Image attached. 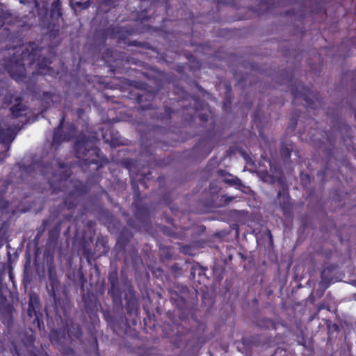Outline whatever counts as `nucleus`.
<instances>
[{"instance_id": "obj_1", "label": "nucleus", "mask_w": 356, "mask_h": 356, "mask_svg": "<svg viewBox=\"0 0 356 356\" xmlns=\"http://www.w3.org/2000/svg\"><path fill=\"white\" fill-rule=\"evenodd\" d=\"M41 48L35 42H31L26 51H22L20 56L13 55L3 60L5 70L10 74V77L16 82L20 83L24 81L26 79L25 65H31L36 61V72L32 73V76L28 81H37L36 76L40 74H47L51 70L50 65L51 61L47 57L40 58Z\"/></svg>"}, {"instance_id": "obj_2", "label": "nucleus", "mask_w": 356, "mask_h": 356, "mask_svg": "<svg viewBox=\"0 0 356 356\" xmlns=\"http://www.w3.org/2000/svg\"><path fill=\"white\" fill-rule=\"evenodd\" d=\"M27 113L12 112L7 118L9 122L0 120V144H3L6 147L0 161H3L9 156L8 152L10 144L15 138L17 131L22 129L24 125L30 123L29 119L26 117Z\"/></svg>"}, {"instance_id": "obj_3", "label": "nucleus", "mask_w": 356, "mask_h": 356, "mask_svg": "<svg viewBox=\"0 0 356 356\" xmlns=\"http://www.w3.org/2000/svg\"><path fill=\"white\" fill-rule=\"evenodd\" d=\"M74 151L82 168L95 165V175H97L98 170L108 162L99 147H90L88 143L85 140L77 141L74 145Z\"/></svg>"}, {"instance_id": "obj_4", "label": "nucleus", "mask_w": 356, "mask_h": 356, "mask_svg": "<svg viewBox=\"0 0 356 356\" xmlns=\"http://www.w3.org/2000/svg\"><path fill=\"white\" fill-rule=\"evenodd\" d=\"M41 171L42 175L47 177L53 193L64 191L67 181L72 174L71 168L63 162L58 163L57 169H53L50 164L46 163Z\"/></svg>"}, {"instance_id": "obj_5", "label": "nucleus", "mask_w": 356, "mask_h": 356, "mask_svg": "<svg viewBox=\"0 0 356 356\" xmlns=\"http://www.w3.org/2000/svg\"><path fill=\"white\" fill-rule=\"evenodd\" d=\"M169 295L172 304L182 314L186 313L197 302L196 295L191 292L188 286L179 284L169 289ZM183 315H181L180 319L183 320Z\"/></svg>"}, {"instance_id": "obj_6", "label": "nucleus", "mask_w": 356, "mask_h": 356, "mask_svg": "<svg viewBox=\"0 0 356 356\" xmlns=\"http://www.w3.org/2000/svg\"><path fill=\"white\" fill-rule=\"evenodd\" d=\"M283 81H286L291 87V91L293 97V101L300 102L307 108L316 109V102H320V94L312 91L309 88L304 86V84L298 81H296L294 84H290L291 79L289 77L284 78Z\"/></svg>"}, {"instance_id": "obj_7", "label": "nucleus", "mask_w": 356, "mask_h": 356, "mask_svg": "<svg viewBox=\"0 0 356 356\" xmlns=\"http://www.w3.org/2000/svg\"><path fill=\"white\" fill-rule=\"evenodd\" d=\"M24 321L30 325L29 329L31 331L40 330L42 327H44L42 305L39 296L35 293L29 294Z\"/></svg>"}, {"instance_id": "obj_8", "label": "nucleus", "mask_w": 356, "mask_h": 356, "mask_svg": "<svg viewBox=\"0 0 356 356\" xmlns=\"http://www.w3.org/2000/svg\"><path fill=\"white\" fill-rule=\"evenodd\" d=\"M133 34V31L122 26H111L101 31V35L105 40L107 38L117 39L118 42H122L128 47H139L145 49H151L152 46L146 42L129 40L128 37Z\"/></svg>"}, {"instance_id": "obj_9", "label": "nucleus", "mask_w": 356, "mask_h": 356, "mask_svg": "<svg viewBox=\"0 0 356 356\" xmlns=\"http://www.w3.org/2000/svg\"><path fill=\"white\" fill-rule=\"evenodd\" d=\"M47 266L48 276L47 291L50 299L52 300L54 307L56 309H58L61 305L60 296L59 293L60 283L57 277L56 268L53 262V259L47 261Z\"/></svg>"}, {"instance_id": "obj_10", "label": "nucleus", "mask_w": 356, "mask_h": 356, "mask_svg": "<svg viewBox=\"0 0 356 356\" xmlns=\"http://www.w3.org/2000/svg\"><path fill=\"white\" fill-rule=\"evenodd\" d=\"M277 179L281 186V190L277 193L276 200L279 203L283 216L285 218H291L293 211V204L289 194V186L282 174Z\"/></svg>"}, {"instance_id": "obj_11", "label": "nucleus", "mask_w": 356, "mask_h": 356, "mask_svg": "<svg viewBox=\"0 0 356 356\" xmlns=\"http://www.w3.org/2000/svg\"><path fill=\"white\" fill-rule=\"evenodd\" d=\"M154 97L155 94L152 91L139 88L131 90L129 96L130 99L136 101L142 111L155 109L152 104Z\"/></svg>"}, {"instance_id": "obj_12", "label": "nucleus", "mask_w": 356, "mask_h": 356, "mask_svg": "<svg viewBox=\"0 0 356 356\" xmlns=\"http://www.w3.org/2000/svg\"><path fill=\"white\" fill-rule=\"evenodd\" d=\"M26 90L32 95L33 98L40 102L42 108L40 111H47L53 103V97L54 93L51 92H42L36 85V81L33 82L26 81Z\"/></svg>"}, {"instance_id": "obj_13", "label": "nucleus", "mask_w": 356, "mask_h": 356, "mask_svg": "<svg viewBox=\"0 0 356 356\" xmlns=\"http://www.w3.org/2000/svg\"><path fill=\"white\" fill-rule=\"evenodd\" d=\"M88 193L87 186L81 181H76L73 185L72 189L65 197L63 206L67 209H74L79 204L81 197Z\"/></svg>"}, {"instance_id": "obj_14", "label": "nucleus", "mask_w": 356, "mask_h": 356, "mask_svg": "<svg viewBox=\"0 0 356 356\" xmlns=\"http://www.w3.org/2000/svg\"><path fill=\"white\" fill-rule=\"evenodd\" d=\"M123 286L125 288L124 300L127 313L130 316H137L140 314V307L134 287L129 281H124Z\"/></svg>"}, {"instance_id": "obj_15", "label": "nucleus", "mask_w": 356, "mask_h": 356, "mask_svg": "<svg viewBox=\"0 0 356 356\" xmlns=\"http://www.w3.org/2000/svg\"><path fill=\"white\" fill-rule=\"evenodd\" d=\"M108 281L110 288L108 294L110 296L113 303L119 306L122 305V290L121 284L119 282L118 272L117 269L112 270L108 273Z\"/></svg>"}, {"instance_id": "obj_16", "label": "nucleus", "mask_w": 356, "mask_h": 356, "mask_svg": "<svg viewBox=\"0 0 356 356\" xmlns=\"http://www.w3.org/2000/svg\"><path fill=\"white\" fill-rule=\"evenodd\" d=\"M134 189V201L132 206L134 207V216L140 223L144 225L149 221V209L147 205L143 204L142 197L138 187L133 186Z\"/></svg>"}, {"instance_id": "obj_17", "label": "nucleus", "mask_w": 356, "mask_h": 356, "mask_svg": "<svg viewBox=\"0 0 356 356\" xmlns=\"http://www.w3.org/2000/svg\"><path fill=\"white\" fill-rule=\"evenodd\" d=\"M73 216L74 213L72 211L64 214L63 219L58 221L56 225L49 231L47 243L48 246L55 247L57 245L62 225L65 222H70L72 220Z\"/></svg>"}, {"instance_id": "obj_18", "label": "nucleus", "mask_w": 356, "mask_h": 356, "mask_svg": "<svg viewBox=\"0 0 356 356\" xmlns=\"http://www.w3.org/2000/svg\"><path fill=\"white\" fill-rule=\"evenodd\" d=\"M24 98L17 92L7 93L3 99V105L8 107L13 105L9 111H25L26 106L23 104Z\"/></svg>"}, {"instance_id": "obj_19", "label": "nucleus", "mask_w": 356, "mask_h": 356, "mask_svg": "<svg viewBox=\"0 0 356 356\" xmlns=\"http://www.w3.org/2000/svg\"><path fill=\"white\" fill-rule=\"evenodd\" d=\"M49 339L52 344L56 346L58 348L66 355H70L74 353V350L68 346H65L63 344L66 337L60 334V332L56 330H53L49 334Z\"/></svg>"}, {"instance_id": "obj_20", "label": "nucleus", "mask_w": 356, "mask_h": 356, "mask_svg": "<svg viewBox=\"0 0 356 356\" xmlns=\"http://www.w3.org/2000/svg\"><path fill=\"white\" fill-rule=\"evenodd\" d=\"M109 324L113 332L118 336L128 335L131 329L127 319H124L123 316L120 318L111 317Z\"/></svg>"}, {"instance_id": "obj_21", "label": "nucleus", "mask_w": 356, "mask_h": 356, "mask_svg": "<svg viewBox=\"0 0 356 356\" xmlns=\"http://www.w3.org/2000/svg\"><path fill=\"white\" fill-rule=\"evenodd\" d=\"M207 270V267H203L197 263L193 265L190 277L192 280L198 282L200 284L202 283L204 284L205 282H207L209 280V277L206 275Z\"/></svg>"}, {"instance_id": "obj_22", "label": "nucleus", "mask_w": 356, "mask_h": 356, "mask_svg": "<svg viewBox=\"0 0 356 356\" xmlns=\"http://www.w3.org/2000/svg\"><path fill=\"white\" fill-rule=\"evenodd\" d=\"M117 52L112 49H106L102 55V59L111 67V70L114 73L116 72H122V70L118 67V63L117 60H114L115 57V54Z\"/></svg>"}, {"instance_id": "obj_23", "label": "nucleus", "mask_w": 356, "mask_h": 356, "mask_svg": "<svg viewBox=\"0 0 356 356\" xmlns=\"http://www.w3.org/2000/svg\"><path fill=\"white\" fill-rule=\"evenodd\" d=\"M65 113H61L59 115V123L57 127L55 129L53 136V143L60 144L63 141L69 140L71 136L63 134L62 129L65 120Z\"/></svg>"}, {"instance_id": "obj_24", "label": "nucleus", "mask_w": 356, "mask_h": 356, "mask_svg": "<svg viewBox=\"0 0 356 356\" xmlns=\"http://www.w3.org/2000/svg\"><path fill=\"white\" fill-rule=\"evenodd\" d=\"M337 267L336 264H330L321 271V283L325 288H327L331 283L334 282V273Z\"/></svg>"}, {"instance_id": "obj_25", "label": "nucleus", "mask_w": 356, "mask_h": 356, "mask_svg": "<svg viewBox=\"0 0 356 356\" xmlns=\"http://www.w3.org/2000/svg\"><path fill=\"white\" fill-rule=\"evenodd\" d=\"M82 298L84 303V311L86 314L90 318H97V315L96 314L97 311V300H93L90 296H83Z\"/></svg>"}, {"instance_id": "obj_26", "label": "nucleus", "mask_w": 356, "mask_h": 356, "mask_svg": "<svg viewBox=\"0 0 356 356\" xmlns=\"http://www.w3.org/2000/svg\"><path fill=\"white\" fill-rule=\"evenodd\" d=\"M106 143L109 144L111 147H116L123 145L118 136V132L113 129H107L102 134Z\"/></svg>"}, {"instance_id": "obj_27", "label": "nucleus", "mask_w": 356, "mask_h": 356, "mask_svg": "<svg viewBox=\"0 0 356 356\" xmlns=\"http://www.w3.org/2000/svg\"><path fill=\"white\" fill-rule=\"evenodd\" d=\"M132 237L133 234L129 230L124 229L118 238L117 245L124 250Z\"/></svg>"}, {"instance_id": "obj_28", "label": "nucleus", "mask_w": 356, "mask_h": 356, "mask_svg": "<svg viewBox=\"0 0 356 356\" xmlns=\"http://www.w3.org/2000/svg\"><path fill=\"white\" fill-rule=\"evenodd\" d=\"M67 334L68 337L70 338V340H80L82 338L83 332L81 327L79 325H71L67 327Z\"/></svg>"}, {"instance_id": "obj_29", "label": "nucleus", "mask_w": 356, "mask_h": 356, "mask_svg": "<svg viewBox=\"0 0 356 356\" xmlns=\"http://www.w3.org/2000/svg\"><path fill=\"white\" fill-rule=\"evenodd\" d=\"M257 325L264 330H276L277 325L274 320L263 317L257 321Z\"/></svg>"}, {"instance_id": "obj_30", "label": "nucleus", "mask_w": 356, "mask_h": 356, "mask_svg": "<svg viewBox=\"0 0 356 356\" xmlns=\"http://www.w3.org/2000/svg\"><path fill=\"white\" fill-rule=\"evenodd\" d=\"M50 17L56 20H58L62 17L61 3L60 0H55L51 3Z\"/></svg>"}, {"instance_id": "obj_31", "label": "nucleus", "mask_w": 356, "mask_h": 356, "mask_svg": "<svg viewBox=\"0 0 356 356\" xmlns=\"http://www.w3.org/2000/svg\"><path fill=\"white\" fill-rule=\"evenodd\" d=\"M338 131L340 133L344 143L347 142V139L350 140L352 138V129L348 124L340 123L338 127Z\"/></svg>"}, {"instance_id": "obj_32", "label": "nucleus", "mask_w": 356, "mask_h": 356, "mask_svg": "<svg viewBox=\"0 0 356 356\" xmlns=\"http://www.w3.org/2000/svg\"><path fill=\"white\" fill-rule=\"evenodd\" d=\"M293 151V145L291 143L288 144L286 143H283L281 145L280 154L283 160L289 159L291 156V152Z\"/></svg>"}, {"instance_id": "obj_33", "label": "nucleus", "mask_w": 356, "mask_h": 356, "mask_svg": "<svg viewBox=\"0 0 356 356\" xmlns=\"http://www.w3.org/2000/svg\"><path fill=\"white\" fill-rule=\"evenodd\" d=\"M187 58L189 60V67L191 71L195 72L196 70H200L202 64L200 61L197 60L194 56L190 54L188 56H187Z\"/></svg>"}, {"instance_id": "obj_34", "label": "nucleus", "mask_w": 356, "mask_h": 356, "mask_svg": "<svg viewBox=\"0 0 356 356\" xmlns=\"http://www.w3.org/2000/svg\"><path fill=\"white\" fill-rule=\"evenodd\" d=\"M36 166H39V163L38 162L32 163L29 165H22L19 168L22 173H25L26 175L31 176L35 171Z\"/></svg>"}, {"instance_id": "obj_35", "label": "nucleus", "mask_w": 356, "mask_h": 356, "mask_svg": "<svg viewBox=\"0 0 356 356\" xmlns=\"http://www.w3.org/2000/svg\"><path fill=\"white\" fill-rule=\"evenodd\" d=\"M72 6H76L80 10L87 9L90 7L91 3L87 0L85 1H77V0H70Z\"/></svg>"}, {"instance_id": "obj_36", "label": "nucleus", "mask_w": 356, "mask_h": 356, "mask_svg": "<svg viewBox=\"0 0 356 356\" xmlns=\"http://www.w3.org/2000/svg\"><path fill=\"white\" fill-rule=\"evenodd\" d=\"M7 185L5 186L3 191H0V209L2 211H6L10 205V202L3 199L4 195L6 193Z\"/></svg>"}, {"instance_id": "obj_37", "label": "nucleus", "mask_w": 356, "mask_h": 356, "mask_svg": "<svg viewBox=\"0 0 356 356\" xmlns=\"http://www.w3.org/2000/svg\"><path fill=\"white\" fill-rule=\"evenodd\" d=\"M231 178H225L224 179V182L227 184H229L232 186H242V182L240 179H238L236 177H230Z\"/></svg>"}, {"instance_id": "obj_38", "label": "nucleus", "mask_w": 356, "mask_h": 356, "mask_svg": "<svg viewBox=\"0 0 356 356\" xmlns=\"http://www.w3.org/2000/svg\"><path fill=\"white\" fill-rule=\"evenodd\" d=\"M300 184L304 188H307V186L311 182V177L307 173L301 172L300 175Z\"/></svg>"}, {"instance_id": "obj_39", "label": "nucleus", "mask_w": 356, "mask_h": 356, "mask_svg": "<svg viewBox=\"0 0 356 356\" xmlns=\"http://www.w3.org/2000/svg\"><path fill=\"white\" fill-rule=\"evenodd\" d=\"M51 220L50 218L44 219L42 224L38 229V235L42 234L51 224Z\"/></svg>"}, {"instance_id": "obj_40", "label": "nucleus", "mask_w": 356, "mask_h": 356, "mask_svg": "<svg viewBox=\"0 0 356 356\" xmlns=\"http://www.w3.org/2000/svg\"><path fill=\"white\" fill-rule=\"evenodd\" d=\"M4 270L3 269L0 271V304H3L7 300L6 296H4L3 293L2 276Z\"/></svg>"}, {"instance_id": "obj_41", "label": "nucleus", "mask_w": 356, "mask_h": 356, "mask_svg": "<svg viewBox=\"0 0 356 356\" xmlns=\"http://www.w3.org/2000/svg\"><path fill=\"white\" fill-rule=\"evenodd\" d=\"M93 252L90 248H84L83 250V255L86 259V260L90 262V259L93 257Z\"/></svg>"}, {"instance_id": "obj_42", "label": "nucleus", "mask_w": 356, "mask_h": 356, "mask_svg": "<svg viewBox=\"0 0 356 356\" xmlns=\"http://www.w3.org/2000/svg\"><path fill=\"white\" fill-rule=\"evenodd\" d=\"M78 280H79V283L80 285L81 290L82 291H84V285L86 282V279L83 273L81 271L79 272L78 274Z\"/></svg>"}, {"instance_id": "obj_43", "label": "nucleus", "mask_w": 356, "mask_h": 356, "mask_svg": "<svg viewBox=\"0 0 356 356\" xmlns=\"http://www.w3.org/2000/svg\"><path fill=\"white\" fill-rule=\"evenodd\" d=\"M261 8H264L266 12H269L272 8L270 0H263L260 2Z\"/></svg>"}, {"instance_id": "obj_44", "label": "nucleus", "mask_w": 356, "mask_h": 356, "mask_svg": "<svg viewBox=\"0 0 356 356\" xmlns=\"http://www.w3.org/2000/svg\"><path fill=\"white\" fill-rule=\"evenodd\" d=\"M170 270H171L172 273L175 275V276H177V274H180L181 268L179 266V264L175 263L171 266Z\"/></svg>"}, {"instance_id": "obj_45", "label": "nucleus", "mask_w": 356, "mask_h": 356, "mask_svg": "<svg viewBox=\"0 0 356 356\" xmlns=\"http://www.w3.org/2000/svg\"><path fill=\"white\" fill-rule=\"evenodd\" d=\"M323 309H326L327 311H330V309L329 304L325 302H320L317 306V310H318V312H320Z\"/></svg>"}, {"instance_id": "obj_46", "label": "nucleus", "mask_w": 356, "mask_h": 356, "mask_svg": "<svg viewBox=\"0 0 356 356\" xmlns=\"http://www.w3.org/2000/svg\"><path fill=\"white\" fill-rule=\"evenodd\" d=\"M209 189L211 191V193H218L220 191V188L218 187L214 181H212L210 183Z\"/></svg>"}, {"instance_id": "obj_47", "label": "nucleus", "mask_w": 356, "mask_h": 356, "mask_svg": "<svg viewBox=\"0 0 356 356\" xmlns=\"http://www.w3.org/2000/svg\"><path fill=\"white\" fill-rule=\"evenodd\" d=\"M216 173H217L218 176L222 177H226L227 176V177H232V175H231L230 173H229V172H227L225 170H222V169L218 170Z\"/></svg>"}, {"instance_id": "obj_48", "label": "nucleus", "mask_w": 356, "mask_h": 356, "mask_svg": "<svg viewBox=\"0 0 356 356\" xmlns=\"http://www.w3.org/2000/svg\"><path fill=\"white\" fill-rule=\"evenodd\" d=\"M163 253H165V258H166L167 259H172V254L170 252V248H168V247H165V248H163Z\"/></svg>"}, {"instance_id": "obj_49", "label": "nucleus", "mask_w": 356, "mask_h": 356, "mask_svg": "<svg viewBox=\"0 0 356 356\" xmlns=\"http://www.w3.org/2000/svg\"><path fill=\"white\" fill-rule=\"evenodd\" d=\"M217 3L218 5H220V4H225V5H227V4H230L232 3H233L234 0H215Z\"/></svg>"}, {"instance_id": "obj_50", "label": "nucleus", "mask_w": 356, "mask_h": 356, "mask_svg": "<svg viewBox=\"0 0 356 356\" xmlns=\"http://www.w3.org/2000/svg\"><path fill=\"white\" fill-rule=\"evenodd\" d=\"M184 67H185V66H184V65H182V64H179V65H177L176 66V67H175V70H176L178 73L181 74V73H183V72H184Z\"/></svg>"}, {"instance_id": "obj_51", "label": "nucleus", "mask_w": 356, "mask_h": 356, "mask_svg": "<svg viewBox=\"0 0 356 356\" xmlns=\"http://www.w3.org/2000/svg\"><path fill=\"white\" fill-rule=\"evenodd\" d=\"M232 200H233L232 197H229L226 195H224L222 196V200H223V202L225 204H229Z\"/></svg>"}, {"instance_id": "obj_52", "label": "nucleus", "mask_w": 356, "mask_h": 356, "mask_svg": "<svg viewBox=\"0 0 356 356\" xmlns=\"http://www.w3.org/2000/svg\"><path fill=\"white\" fill-rule=\"evenodd\" d=\"M199 118L202 122H206L208 120V114L207 113H201Z\"/></svg>"}, {"instance_id": "obj_53", "label": "nucleus", "mask_w": 356, "mask_h": 356, "mask_svg": "<svg viewBox=\"0 0 356 356\" xmlns=\"http://www.w3.org/2000/svg\"><path fill=\"white\" fill-rule=\"evenodd\" d=\"M163 232L164 234L168 235V236H173V234L174 232H172L171 230H170L169 228L166 227H164L163 229Z\"/></svg>"}, {"instance_id": "obj_54", "label": "nucleus", "mask_w": 356, "mask_h": 356, "mask_svg": "<svg viewBox=\"0 0 356 356\" xmlns=\"http://www.w3.org/2000/svg\"><path fill=\"white\" fill-rule=\"evenodd\" d=\"M12 353H13V356H21V354H20L17 346H14Z\"/></svg>"}, {"instance_id": "obj_55", "label": "nucleus", "mask_w": 356, "mask_h": 356, "mask_svg": "<svg viewBox=\"0 0 356 356\" xmlns=\"http://www.w3.org/2000/svg\"><path fill=\"white\" fill-rule=\"evenodd\" d=\"M297 118H298V115H296V117H293L291 119V125H292L293 129H295L296 126L297 125V120H298Z\"/></svg>"}, {"instance_id": "obj_56", "label": "nucleus", "mask_w": 356, "mask_h": 356, "mask_svg": "<svg viewBox=\"0 0 356 356\" xmlns=\"http://www.w3.org/2000/svg\"><path fill=\"white\" fill-rule=\"evenodd\" d=\"M6 17L3 15H0V29L5 24Z\"/></svg>"}, {"instance_id": "obj_57", "label": "nucleus", "mask_w": 356, "mask_h": 356, "mask_svg": "<svg viewBox=\"0 0 356 356\" xmlns=\"http://www.w3.org/2000/svg\"><path fill=\"white\" fill-rule=\"evenodd\" d=\"M325 135H327V141L331 144V145H333L334 143V140L332 138V137L330 135H328L326 132H325Z\"/></svg>"}, {"instance_id": "obj_58", "label": "nucleus", "mask_w": 356, "mask_h": 356, "mask_svg": "<svg viewBox=\"0 0 356 356\" xmlns=\"http://www.w3.org/2000/svg\"><path fill=\"white\" fill-rule=\"evenodd\" d=\"M127 222H128V225L133 228L138 227V226L134 224V222H133V220L131 219H129Z\"/></svg>"}, {"instance_id": "obj_59", "label": "nucleus", "mask_w": 356, "mask_h": 356, "mask_svg": "<svg viewBox=\"0 0 356 356\" xmlns=\"http://www.w3.org/2000/svg\"><path fill=\"white\" fill-rule=\"evenodd\" d=\"M93 343H94L95 349L97 351L98 350V343H97V339L96 337H93Z\"/></svg>"}, {"instance_id": "obj_60", "label": "nucleus", "mask_w": 356, "mask_h": 356, "mask_svg": "<svg viewBox=\"0 0 356 356\" xmlns=\"http://www.w3.org/2000/svg\"><path fill=\"white\" fill-rule=\"evenodd\" d=\"M260 114H261V113L254 112V113H253V115H252V118L254 120H255L257 118H259L260 116Z\"/></svg>"}, {"instance_id": "obj_61", "label": "nucleus", "mask_w": 356, "mask_h": 356, "mask_svg": "<svg viewBox=\"0 0 356 356\" xmlns=\"http://www.w3.org/2000/svg\"><path fill=\"white\" fill-rule=\"evenodd\" d=\"M327 168H325V170H324L323 171H322V172H318L317 173V175H318V176H320V175L324 176V175H326V173H327Z\"/></svg>"}, {"instance_id": "obj_62", "label": "nucleus", "mask_w": 356, "mask_h": 356, "mask_svg": "<svg viewBox=\"0 0 356 356\" xmlns=\"http://www.w3.org/2000/svg\"><path fill=\"white\" fill-rule=\"evenodd\" d=\"M9 278L10 280H13V272H12L11 268H10V270H9Z\"/></svg>"}, {"instance_id": "obj_63", "label": "nucleus", "mask_w": 356, "mask_h": 356, "mask_svg": "<svg viewBox=\"0 0 356 356\" xmlns=\"http://www.w3.org/2000/svg\"><path fill=\"white\" fill-rule=\"evenodd\" d=\"M268 237L270 241H273V236L270 230H268Z\"/></svg>"}, {"instance_id": "obj_64", "label": "nucleus", "mask_w": 356, "mask_h": 356, "mask_svg": "<svg viewBox=\"0 0 356 356\" xmlns=\"http://www.w3.org/2000/svg\"><path fill=\"white\" fill-rule=\"evenodd\" d=\"M19 2L22 4H26L29 2V0H19ZM35 2L37 1V0H34Z\"/></svg>"}]
</instances>
